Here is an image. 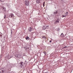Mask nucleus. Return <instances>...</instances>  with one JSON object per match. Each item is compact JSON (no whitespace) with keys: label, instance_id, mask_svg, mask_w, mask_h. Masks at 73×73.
I'll list each match as a JSON object with an SVG mask.
<instances>
[{"label":"nucleus","instance_id":"obj_1","mask_svg":"<svg viewBox=\"0 0 73 73\" xmlns=\"http://www.w3.org/2000/svg\"><path fill=\"white\" fill-rule=\"evenodd\" d=\"M25 4L26 6H28L29 5V2L28 0H26L25 2Z\"/></svg>","mask_w":73,"mask_h":73},{"label":"nucleus","instance_id":"obj_2","mask_svg":"<svg viewBox=\"0 0 73 73\" xmlns=\"http://www.w3.org/2000/svg\"><path fill=\"white\" fill-rule=\"evenodd\" d=\"M43 1V0H36V3H37V4H39V3H42Z\"/></svg>","mask_w":73,"mask_h":73},{"label":"nucleus","instance_id":"obj_3","mask_svg":"<svg viewBox=\"0 0 73 73\" xmlns=\"http://www.w3.org/2000/svg\"><path fill=\"white\" fill-rule=\"evenodd\" d=\"M15 56L16 57L19 58H21V57H22V56L20 54H18L17 55H16Z\"/></svg>","mask_w":73,"mask_h":73},{"label":"nucleus","instance_id":"obj_4","mask_svg":"<svg viewBox=\"0 0 73 73\" xmlns=\"http://www.w3.org/2000/svg\"><path fill=\"white\" fill-rule=\"evenodd\" d=\"M49 28V26H44L43 27V29H48Z\"/></svg>","mask_w":73,"mask_h":73},{"label":"nucleus","instance_id":"obj_5","mask_svg":"<svg viewBox=\"0 0 73 73\" xmlns=\"http://www.w3.org/2000/svg\"><path fill=\"white\" fill-rule=\"evenodd\" d=\"M24 63L23 62H21L19 64V66L22 67L23 65H24Z\"/></svg>","mask_w":73,"mask_h":73},{"label":"nucleus","instance_id":"obj_6","mask_svg":"<svg viewBox=\"0 0 73 73\" xmlns=\"http://www.w3.org/2000/svg\"><path fill=\"white\" fill-rule=\"evenodd\" d=\"M59 21H60V19H58L56 21L54 22V23L55 24H57L59 23Z\"/></svg>","mask_w":73,"mask_h":73},{"label":"nucleus","instance_id":"obj_7","mask_svg":"<svg viewBox=\"0 0 73 73\" xmlns=\"http://www.w3.org/2000/svg\"><path fill=\"white\" fill-rule=\"evenodd\" d=\"M14 16V15H13V14H11L9 16V17H10V18H13V17Z\"/></svg>","mask_w":73,"mask_h":73},{"label":"nucleus","instance_id":"obj_8","mask_svg":"<svg viewBox=\"0 0 73 73\" xmlns=\"http://www.w3.org/2000/svg\"><path fill=\"white\" fill-rule=\"evenodd\" d=\"M2 9L3 11V12H5V10H6V9L5 7H2Z\"/></svg>","mask_w":73,"mask_h":73},{"label":"nucleus","instance_id":"obj_9","mask_svg":"<svg viewBox=\"0 0 73 73\" xmlns=\"http://www.w3.org/2000/svg\"><path fill=\"white\" fill-rule=\"evenodd\" d=\"M7 58L8 59H10L11 58V57H10V56H9V55L8 54L7 55H6V56Z\"/></svg>","mask_w":73,"mask_h":73},{"label":"nucleus","instance_id":"obj_10","mask_svg":"<svg viewBox=\"0 0 73 73\" xmlns=\"http://www.w3.org/2000/svg\"><path fill=\"white\" fill-rule=\"evenodd\" d=\"M54 13L55 15H56V14H57L58 13V12L56 10L55 11V12H54Z\"/></svg>","mask_w":73,"mask_h":73},{"label":"nucleus","instance_id":"obj_11","mask_svg":"<svg viewBox=\"0 0 73 73\" xmlns=\"http://www.w3.org/2000/svg\"><path fill=\"white\" fill-rule=\"evenodd\" d=\"M25 39L27 40H29V37L28 36H27L25 37Z\"/></svg>","mask_w":73,"mask_h":73},{"label":"nucleus","instance_id":"obj_12","mask_svg":"<svg viewBox=\"0 0 73 73\" xmlns=\"http://www.w3.org/2000/svg\"><path fill=\"white\" fill-rule=\"evenodd\" d=\"M28 31L30 32L31 31H32V28H31V27H30L28 29Z\"/></svg>","mask_w":73,"mask_h":73},{"label":"nucleus","instance_id":"obj_13","mask_svg":"<svg viewBox=\"0 0 73 73\" xmlns=\"http://www.w3.org/2000/svg\"><path fill=\"white\" fill-rule=\"evenodd\" d=\"M61 1H62V2H64V3H65V2L66 1V0H61Z\"/></svg>","mask_w":73,"mask_h":73},{"label":"nucleus","instance_id":"obj_14","mask_svg":"<svg viewBox=\"0 0 73 73\" xmlns=\"http://www.w3.org/2000/svg\"><path fill=\"white\" fill-rule=\"evenodd\" d=\"M60 36L61 37H63L64 36V34H63V33H62L61 35H60Z\"/></svg>","mask_w":73,"mask_h":73},{"label":"nucleus","instance_id":"obj_15","mask_svg":"<svg viewBox=\"0 0 73 73\" xmlns=\"http://www.w3.org/2000/svg\"><path fill=\"white\" fill-rule=\"evenodd\" d=\"M0 1H1V2H4V0H0Z\"/></svg>","mask_w":73,"mask_h":73},{"label":"nucleus","instance_id":"obj_16","mask_svg":"<svg viewBox=\"0 0 73 73\" xmlns=\"http://www.w3.org/2000/svg\"><path fill=\"white\" fill-rule=\"evenodd\" d=\"M43 53H44L45 55H46V52L45 51L43 52Z\"/></svg>","mask_w":73,"mask_h":73},{"label":"nucleus","instance_id":"obj_17","mask_svg":"<svg viewBox=\"0 0 73 73\" xmlns=\"http://www.w3.org/2000/svg\"><path fill=\"white\" fill-rule=\"evenodd\" d=\"M5 17H6V15H5L4 17V18L5 19Z\"/></svg>","mask_w":73,"mask_h":73},{"label":"nucleus","instance_id":"obj_18","mask_svg":"<svg viewBox=\"0 0 73 73\" xmlns=\"http://www.w3.org/2000/svg\"><path fill=\"white\" fill-rule=\"evenodd\" d=\"M43 7H44V5H45V2H44L43 3Z\"/></svg>","mask_w":73,"mask_h":73},{"label":"nucleus","instance_id":"obj_19","mask_svg":"<svg viewBox=\"0 0 73 73\" xmlns=\"http://www.w3.org/2000/svg\"><path fill=\"white\" fill-rule=\"evenodd\" d=\"M56 30H57V31H60V29H59L58 28Z\"/></svg>","mask_w":73,"mask_h":73},{"label":"nucleus","instance_id":"obj_20","mask_svg":"<svg viewBox=\"0 0 73 73\" xmlns=\"http://www.w3.org/2000/svg\"><path fill=\"white\" fill-rule=\"evenodd\" d=\"M42 37V38H44V39H46V38L44 36H43Z\"/></svg>","mask_w":73,"mask_h":73},{"label":"nucleus","instance_id":"obj_21","mask_svg":"<svg viewBox=\"0 0 73 73\" xmlns=\"http://www.w3.org/2000/svg\"><path fill=\"white\" fill-rule=\"evenodd\" d=\"M65 16H66L62 15V17H65Z\"/></svg>","mask_w":73,"mask_h":73},{"label":"nucleus","instance_id":"obj_22","mask_svg":"<svg viewBox=\"0 0 73 73\" xmlns=\"http://www.w3.org/2000/svg\"><path fill=\"white\" fill-rule=\"evenodd\" d=\"M68 12H66V15H68Z\"/></svg>","mask_w":73,"mask_h":73},{"label":"nucleus","instance_id":"obj_23","mask_svg":"<svg viewBox=\"0 0 73 73\" xmlns=\"http://www.w3.org/2000/svg\"><path fill=\"white\" fill-rule=\"evenodd\" d=\"M10 57H11H11H13V56H10Z\"/></svg>","mask_w":73,"mask_h":73},{"label":"nucleus","instance_id":"obj_24","mask_svg":"<svg viewBox=\"0 0 73 73\" xmlns=\"http://www.w3.org/2000/svg\"><path fill=\"white\" fill-rule=\"evenodd\" d=\"M52 41L51 40H50V42H51Z\"/></svg>","mask_w":73,"mask_h":73},{"label":"nucleus","instance_id":"obj_25","mask_svg":"<svg viewBox=\"0 0 73 73\" xmlns=\"http://www.w3.org/2000/svg\"><path fill=\"white\" fill-rule=\"evenodd\" d=\"M12 65V66H13V65Z\"/></svg>","mask_w":73,"mask_h":73},{"label":"nucleus","instance_id":"obj_26","mask_svg":"<svg viewBox=\"0 0 73 73\" xmlns=\"http://www.w3.org/2000/svg\"><path fill=\"white\" fill-rule=\"evenodd\" d=\"M25 62H27V61H26V60L25 61Z\"/></svg>","mask_w":73,"mask_h":73},{"label":"nucleus","instance_id":"obj_27","mask_svg":"<svg viewBox=\"0 0 73 73\" xmlns=\"http://www.w3.org/2000/svg\"><path fill=\"white\" fill-rule=\"evenodd\" d=\"M65 47H65L64 48H65Z\"/></svg>","mask_w":73,"mask_h":73}]
</instances>
